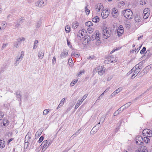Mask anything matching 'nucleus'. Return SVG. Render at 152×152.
Listing matches in <instances>:
<instances>
[{"label": "nucleus", "mask_w": 152, "mask_h": 152, "mask_svg": "<svg viewBox=\"0 0 152 152\" xmlns=\"http://www.w3.org/2000/svg\"><path fill=\"white\" fill-rule=\"evenodd\" d=\"M105 69L103 66H99L96 67L93 71V73L94 74L98 72L99 75H102L104 73Z\"/></svg>", "instance_id": "obj_2"}, {"label": "nucleus", "mask_w": 152, "mask_h": 152, "mask_svg": "<svg viewBox=\"0 0 152 152\" xmlns=\"http://www.w3.org/2000/svg\"><path fill=\"white\" fill-rule=\"evenodd\" d=\"M140 71L141 69H139L133 70V73L131 77L132 79H133L135 77V76H134L135 75L137 74V75H136V76H137V74L140 72Z\"/></svg>", "instance_id": "obj_18"}, {"label": "nucleus", "mask_w": 152, "mask_h": 152, "mask_svg": "<svg viewBox=\"0 0 152 152\" xmlns=\"http://www.w3.org/2000/svg\"><path fill=\"white\" fill-rule=\"evenodd\" d=\"M122 13L124 17L128 19H132L133 17V14L132 11L129 9L124 10Z\"/></svg>", "instance_id": "obj_1"}, {"label": "nucleus", "mask_w": 152, "mask_h": 152, "mask_svg": "<svg viewBox=\"0 0 152 152\" xmlns=\"http://www.w3.org/2000/svg\"><path fill=\"white\" fill-rule=\"evenodd\" d=\"M148 14L147 13H143V18L145 19H146L148 18Z\"/></svg>", "instance_id": "obj_43"}, {"label": "nucleus", "mask_w": 152, "mask_h": 152, "mask_svg": "<svg viewBox=\"0 0 152 152\" xmlns=\"http://www.w3.org/2000/svg\"><path fill=\"white\" fill-rule=\"evenodd\" d=\"M85 11L87 15H88L90 12V10L87 8V7H86Z\"/></svg>", "instance_id": "obj_45"}, {"label": "nucleus", "mask_w": 152, "mask_h": 152, "mask_svg": "<svg viewBox=\"0 0 152 152\" xmlns=\"http://www.w3.org/2000/svg\"><path fill=\"white\" fill-rule=\"evenodd\" d=\"M93 36L95 37V39H99V34L97 33H95Z\"/></svg>", "instance_id": "obj_41"}, {"label": "nucleus", "mask_w": 152, "mask_h": 152, "mask_svg": "<svg viewBox=\"0 0 152 152\" xmlns=\"http://www.w3.org/2000/svg\"><path fill=\"white\" fill-rule=\"evenodd\" d=\"M146 48L145 47H143L142 49L140 51V53L141 54L144 53L146 50Z\"/></svg>", "instance_id": "obj_44"}, {"label": "nucleus", "mask_w": 152, "mask_h": 152, "mask_svg": "<svg viewBox=\"0 0 152 152\" xmlns=\"http://www.w3.org/2000/svg\"><path fill=\"white\" fill-rule=\"evenodd\" d=\"M2 28L4 30L7 26V23L6 22L2 21L1 23Z\"/></svg>", "instance_id": "obj_28"}, {"label": "nucleus", "mask_w": 152, "mask_h": 152, "mask_svg": "<svg viewBox=\"0 0 152 152\" xmlns=\"http://www.w3.org/2000/svg\"><path fill=\"white\" fill-rule=\"evenodd\" d=\"M78 134L77 132H76L74 134H73L71 137H70V138L71 139H72V138H73L74 137H76L77 135L78 134Z\"/></svg>", "instance_id": "obj_46"}, {"label": "nucleus", "mask_w": 152, "mask_h": 152, "mask_svg": "<svg viewBox=\"0 0 152 152\" xmlns=\"http://www.w3.org/2000/svg\"><path fill=\"white\" fill-rule=\"evenodd\" d=\"M140 4L142 5L145 4H146L145 0H141L140 1Z\"/></svg>", "instance_id": "obj_40"}, {"label": "nucleus", "mask_w": 152, "mask_h": 152, "mask_svg": "<svg viewBox=\"0 0 152 152\" xmlns=\"http://www.w3.org/2000/svg\"><path fill=\"white\" fill-rule=\"evenodd\" d=\"M112 15L113 17L117 18L119 15V12L117 9L114 8L112 10Z\"/></svg>", "instance_id": "obj_9"}, {"label": "nucleus", "mask_w": 152, "mask_h": 152, "mask_svg": "<svg viewBox=\"0 0 152 152\" xmlns=\"http://www.w3.org/2000/svg\"><path fill=\"white\" fill-rule=\"evenodd\" d=\"M109 12L108 10L103 11L102 12L101 15L103 18L105 19L109 15Z\"/></svg>", "instance_id": "obj_12"}, {"label": "nucleus", "mask_w": 152, "mask_h": 152, "mask_svg": "<svg viewBox=\"0 0 152 152\" xmlns=\"http://www.w3.org/2000/svg\"><path fill=\"white\" fill-rule=\"evenodd\" d=\"M87 94H85L83 97V98H82V99H81V100L80 101H82V102H83V101H84V100H85L87 97Z\"/></svg>", "instance_id": "obj_56"}, {"label": "nucleus", "mask_w": 152, "mask_h": 152, "mask_svg": "<svg viewBox=\"0 0 152 152\" xmlns=\"http://www.w3.org/2000/svg\"><path fill=\"white\" fill-rule=\"evenodd\" d=\"M7 45V44H3L2 46V49H4Z\"/></svg>", "instance_id": "obj_64"}, {"label": "nucleus", "mask_w": 152, "mask_h": 152, "mask_svg": "<svg viewBox=\"0 0 152 152\" xmlns=\"http://www.w3.org/2000/svg\"><path fill=\"white\" fill-rule=\"evenodd\" d=\"M135 21L137 22H140L141 19V17L139 15H137L134 18Z\"/></svg>", "instance_id": "obj_20"}, {"label": "nucleus", "mask_w": 152, "mask_h": 152, "mask_svg": "<svg viewBox=\"0 0 152 152\" xmlns=\"http://www.w3.org/2000/svg\"><path fill=\"white\" fill-rule=\"evenodd\" d=\"M28 143H24V149H26L27 148V147L28 145Z\"/></svg>", "instance_id": "obj_59"}, {"label": "nucleus", "mask_w": 152, "mask_h": 152, "mask_svg": "<svg viewBox=\"0 0 152 152\" xmlns=\"http://www.w3.org/2000/svg\"><path fill=\"white\" fill-rule=\"evenodd\" d=\"M19 93H18V92L17 91V92H16V96L17 98L19 99L20 100H21V95L20 94V92L19 91Z\"/></svg>", "instance_id": "obj_30"}, {"label": "nucleus", "mask_w": 152, "mask_h": 152, "mask_svg": "<svg viewBox=\"0 0 152 152\" xmlns=\"http://www.w3.org/2000/svg\"><path fill=\"white\" fill-rule=\"evenodd\" d=\"M141 47H142V46H141H141H139V48H137L136 50V51H135V53H136H136H137L140 50V48H141Z\"/></svg>", "instance_id": "obj_60"}, {"label": "nucleus", "mask_w": 152, "mask_h": 152, "mask_svg": "<svg viewBox=\"0 0 152 152\" xmlns=\"http://www.w3.org/2000/svg\"><path fill=\"white\" fill-rule=\"evenodd\" d=\"M56 57L55 56H54L53 58V59L52 60V63L53 64H55L56 63Z\"/></svg>", "instance_id": "obj_54"}, {"label": "nucleus", "mask_w": 152, "mask_h": 152, "mask_svg": "<svg viewBox=\"0 0 152 152\" xmlns=\"http://www.w3.org/2000/svg\"><path fill=\"white\" fill-rule=\"evenodd\" d=\"M68 52L66 50H64L61 53L60 55L61 58H63L65 57V56H68Z\"/></svg>", "instance_id": "obj_17"}, {"label": "nucleus", "mask_w": 152, "mask_h": 152, "mask_svg": "<svg viewBox=\"0 0 152 152\" xmlns=\"http://www.w3.org/2000/svg\"><path fill=\"white\" fill-rule=\"evenodd\" d=\"M80 56V55L79 54H78L77 53H72V55H71V56H72V57H75L77 58H78V57H79Z\"/></svg>", "instance_id": "obj_36"}, {"label": "nucleus", "mask_w": 152, "mask_h": 152, "mask_svg": "<svg viewBox=\"0 0 152 152\" xmlns=\"http://www.w3.org/2000/svg\"><path fill=\"white\" fill-rule=\"evenodd\" d=\"M95 128V127H94L92 129L90 133L91 134L93 135L98 131L96 130V129Z\"/></svg>", "instance_id": "obj_24"}, {"label": "nucleus", "mask_w": 152, "mask_h": 152, "mask_svg": "<svg viewBox=\"0 0 152 152\" xmlns=\"http://www.w3.org/2000/svg\"><path fill=\"white\" fill-rule=\"evenodd\" d=\"M42 24V20H39L38 21H37V23L35 25V26L37 28H39L41 26V25Z\"/></svg>", "instance_id": "obj_22"}, {"label": "nucleus", "mask_w": 152, "mask_h": 152, "mask_svg": "<svg viewBox=\"0 0 152 152\" xmlns=\"http://www.w3.org/2000/svg\"><path fill=\"white\" fill-rule=\"evenodd\" d=\"M124 29L123 26L122 25H120L117 30V33L118 36H121L124 33Z\"/></svg>", "instance_id": "obj_8"}, {"label": "nucleus", "mask_w": 152, "mask_h": 152, "mask_svg": "<svg viewBox=\"0 0 152 152\" xmlns=\"http://www.w3.org/2000/svg\"><path fill=\"white\" fill-rule=\"evenodd\" d=\"M25 40V39L23 37L19 38L17 39V41L15 42L13 44V47L16 48H18L19 47V45L21 43V41H24Z\"/></svg>", "instance_id": "obj_6"}, {"label": "nucleus", "mask_w": 152, "mask_h": 152, "mask_svg": "<svg viewBox=\"0 0 152 152\" xmlns=\"http://www.w3.org/2000/svg\"><path fill=\"white\" fill-rule=\"evenodd\" d=\"M122 90V88H121L120 87L118 88L110 96H111V97H113V96L119 93Z\"/></svg>", "instance_id": "obj_13"}, {"label": "nucleus", "mask_w": 152, "mask_h": 152, "mask_svg": "<svg viewBox=\"0 0 152 152\" xmlns=\"http://www.w3.org/2000/svg\"><path fill=\"white\" fill-rule=\"evenodd\" d=\"M44 139V137L42 136H41L39 139L38 141V142H41Z\"/></svg>", "instance_id": "obj_48"}, {"label": "nucleus", "mask_w": 152, "mask_h": 152, "mask_svg": "<svg viewBox=\"0 0 152 152\" xmlns=\"http://www.w3.org/2000/svg\"><path fill=\"white\" fill-rule=\"evenodd\" d=\"M65 30L66 32L69 33L70 31V27L68 26H66L65 27Z\"/></svg>", "instance_id": "obj_29"}, {"label": "nucleus", "mask_w": 152, "mask_h": 152, "mask_svg": "<svg viewBox=\"0 0 152 152\" xmlns=\"http://www.w3.org/2000/svg\"><path fill=\"white\" fill-rule=\"evenodd\" d=\"M143 142H150V139L147 137H144L143 139Z\"/></svg>", "instance_id": "obj_37"}, {"label": "nucleus", "mask_w": 152, "mask_h": 152, "mask_svg": "<svg viewBox=\"0 0 152 152\" xmlns=\"http://www.w3.org/2000/svg\"><path fill=\"white\" fill-rule=\"evenodd\" d=\"M82 103V101H78L77 102L76 104L75 107V109H77L79 107V106Z\"/></svg>", "instance_id": "obj_27"}, {"label": "nucleus", "mask_w": 152, "mask_h": 152, "mask_svg": "<svg viewBox=\"0 0 152 152\" xmlns=\"http://www.w3.org/2000/svg\"><path fill=\"white\" fill-rule=\"evenodd\" d=\"M48 143H42L40 146V148H42V151H44L47 148L48 146L49 145L50 143H49L48 145Z\"/></svg>", "instance_id": "obj_15"}, {"label": "nucleus", "mask_w": 152, "mask_h": 152, "mask_svg": "<svg viewBox=\"0 0 152 152\" xmlns=\"http://www.w3.org/2000/svg\"><path fill=\"white\" fill-rule=\"evenodd\" d=\"M44 54V53L43 51H39L38 53V57L42 59L43 57Z\"/></svg>", "instance_id": "obj_21"}, {"label": "nucleus", "mask_w": 152, "mask_h": 152, "mask_svg": "<svg viewBox=\"0 0 152 152\" xmlns=\"http://www.w3.org/2000/svg\"><path fill=\"white\" fill-rule=\"evenodd\" d=\"M105 116H102L100 119V121H102V122H103L105 119Z\"/></svg>", "instance_id": "obj_50"}, {"label": "nucleus", "mask_w": 152, "mask_h": 152, "mask_svg": "<svg viewBox=\"0 0 152 152\" xmlns=\"http://www.w3.org/2000/svg\"><path fill=\"white\" fill-rule=\"evenodd\" d=\"M41 131V130H40V132L39 131H37L36 133L35 137H36L37 136V135H40L41 134V133H42Z\"/></svg>", "instance_id": "obj_53"}, {"label": "nucleus", "mask_w": 152, "mask_h": 152, "mask_svg": "<svg viewBox=\"0 0 152 152\" xmlns=\"http://www.w3.org/2000/svg\"><path fill=\"white\" fill-rule=\"evenodd\" d=\"M136 142H143L142 137L140 136H137L136 137Z\"/></svg>", "instance_id": "obj_19"}, {"label": "nucleus", "mask_w": 152, "mask_h": 152, "mask_svg": "<svg viewBox=\"0 0 152 152\" xmlns=\"http://www.w3.org/2000/svg\"><path fill=\"white\" fill-rule=\"evenodd\" d=\"M38 45V40H36L34 41V44L33 48V49H35L37 47Z\"/></svg>", "instance_id": "obj_25"}, {"label": "nucleus", "mask_w": 152, "mask_h": 152, "mask_svg": "<svg viewBox=\"0 0 152 152\" xmlns=\"http://www.w3.org/2000/svg\"><path fill=\"white\" fill-rule=\"evenodd\" d=\"M85 72V70H83L80 71L77 74V76L78 77H79L81 76V75L83 74Z\"/></svg>", "instance_id": "obj_34"}, {"label": "nucleus", "mask_w": 152, "mask_h": 152, "mask_svg": "<svg viewBox=\"0 0 152 152\" xmlns=\"http://www.w3.org/2000/svg\"><path fill=\"white\" fill-rule=\"evenodd\" d=\"M94 17L95 18H96V20H96L97 23L99 22V17H98V16H95Z\"/></svg>", "instance_id": "obj_58"}, {"label": "nucleus", "mask_w": 152, "mask_h": 152, "mask_svg": "<svg viewBox=\"0 0 152 152\" xmlns=\"http://www.w3.org/2000/svg\"><path fill=\"white\" fill-rule=\"evenodd\" d=\"M78 134L77 132H76L74 134H73L71 137H70V138L71 139H72V138H73L74 137H76L77 135L78 134Z\"/></svg>", "instance_id": "obj_47"}, {"label": "nucleus", "mask_w": 152, "mask_h": 152, "mask_svg": "<svg viewBox=\"0 0 152 152\" xmlns=\"http://www.w3.org/2000/svg\"><path fill=\"white\" fill-rule=\"evenodd\" d=\"M96 20H96V18H95V17L92 19V21L94 22H95L96 23H97Z\"/></svg>", "instance_id": "obj_63"}, {"label": "nucleus", "mask_w": 152, "mask_h": 152, "mask_svg": "<svg viewBox=\"0 0 152 152\" xmlns=\"http://www.w3.org/2000/svg\"><path fill=\"white\" fill-rule=\"evenodd\" d=\"M5 146V143H0V148H3Z\"/></svg>", "instance_id": "obj_51"}, {"label": "nucleus", "mask_w": 152, "mask_h": 152, "mask_svg": "<svg viewBox=\"0 0 152 152\" xmlns=\"http://www.w3.org/2000/svg\"><path fill=\"white\" fill-rule=\"evenodd\" d=\"M50 109H45L43 112V114L44 115H47L49 113Z\"/></svg>", "instance_id": "obj_35"}, {"label": "nucleus", "mask_w": 152, "mask_h": 152, "mask_svg": "<svg viewBox=\"0 0 152 152\" xmlns=\"http://www.w3.org/2000/svg\"><path fill=\"white\" fill-rule=\"evenodd\" d=\"M113 60L112 59H111V57H110V58L109 57V58L107 60H105L104 62L106 63L109 64L110 63H112L113 62Z\"/></svg>", "instance_id": "obj_23"}, {"label": "nucleus", "mask_w": 152, "mask_h": 152, "mask_svg": "<svg viewBox=\"0 0 152 152\" xmlns=\"http://www.w3.org/2000/svg\"><path fill=\"white\" fill-rule=\"evenodd\" d=\"M46 1V0H38L35 3V6L39 7H43L47 4Z\"/></svg>", "instance_id": "obj_4"}, {"label": "nucleus", "mask_w": 152, "mask_h": 152, "mask_svg": "<svg viewBox=\"0 0 152 152\" xmlns=\"http://www.w3.org/2000/svg\"><path fill=\"white\" fill-rule=\"evenodd\" d=\"M23 53L22 51L20 56L19 57V56H17V58L16 59V62L14 64L15 66H17L19 64V62L21 60V59L23 58Z\"/></svg>", "instance_id": "obj_11"}, {"label": "nucleus", "mask_w": 152, "mask_h": 152, "mask_svg": "<svg viewBox=\"0 0 152 152\" xmlns=\"http://www.w3.org/2000/svg\"><path fill=\"white\" fill-rule=\"evenodd\" d=\"M95 8L97 11H99L103 9V6L101 3H98L95 6Z\"/></svg>", "instance_id": "obj_14"}, {"label": "nucleus", "mask_w": 152, "mask_h": 152, "mask_svg": "<svg viewBox=\"0 0 152 152\" xmlns=\"http://www.w3.org/2000/svg\"><path fill=\"white\" fill-rule=\"evenodd\" d=\"M100 124V122H99L94 127H95V128L96 129L97 131L98 130L101 126L99 125Z\"/></svg>", "instance_id": "obj_39"}, {"label": "nucleus", "mask_w": 152, "mask_h": 152, "mask_svg": "<svg viewBox=\"0 0 152 152\" xmlns=\"http://www.w3.org/2000/svg\"><path fill=\"white\" fill-rule=\"evenodd\" d=\"M142 133L145 136L148 137H152V132L148 129H144L142 131Z\"/></svg>", "instance_id": "obj_7"}, {"label": "nucleus", "mask_w": 152, "mask_h": 152, "mask_svg": "<svg viewBox=\"0 0 152 152\" xmlns=\"http://www.w3.org/2000/svg\"><path fill=\"white\" fill-rule=\"evenodd\" d=\"M86 34V31L83 29L82 30H80L77 34V37L80 40L85 37Z\"/></svg>", "instance_id": "obj_5"}, {"label": "nucleus", "mask_w": 152, "mask_h": 152, "mask_svg": "<svg viewBox=\"0 0 152 152\" xmlns=\"http://www.w3.org/2000/svg\"><path fill=\"white\" fill-rule=\"evenodd\" d=\"M120 109L121 110V112H122L125 108H124V106L123 105L120 108Z\"/></svg>", "instance_id": "obj_61"}, {"label": "nucleus", "mask_w": 152, "mask_h": 152, "mask_svg": "<svg viewBox=\"0 0 152 152\" xmlns=\"http://www.w3.org/2000/svg\"><path fill=\"white\" fill-rule=\"evenodd\" d=\"M79 25V23L78 22H74L73 23V28H76L78 27Z\"/></svg>", "instance_id": "obj_26"}, {"label": "nucleus", "mask_w": 152, "mask_h": 152, "mask_svg": "<svg viewBox=\"0 0 152 152\" xmlns=\"http://www.w3.org/2000/svg\"><path fill=\"white\" fill-rule=\"evenodd\" d=\"M146 147L144 146H141L138 150H136L135 152H148Z\"/></svg>", "instance_id": "obj_10"}, {"label": "nucleus", "mask_w": 152, "mask_h": 152, "mask_svg": "<svg viewBox=\"0 0 152 152\" xmlns=\"http://www.w3.org/2000/svg\"><path fill=\"white\" fill-rule=\"evenodd\" d=\"M65 100V98H63L61 101L60 103L62 104L63 105L64 104V102Z\"/></svg>", "instance_id": "obj_55"}, {"label": "nucleus", "mask_w": 152, "mask_h": 152, "mask_svg": "<svg viewBox=\"0 0 152 152\" xmlns=\"http://www.w3.org/2000/svg\"><path fill=\"white\" fill-rule=\"evenodd\" d=\"M3 125L4 126L7 125L8 124V121L7 119H4L3 120Z\"/></svg>", "instance_id": "obj_32"}, {"label": "nucleus", "mask_w": 152, "mask_h": 152, "mask_svg": "<svg viewBox=\"0 0 152 152\" xmlns=\"http://www.w3.org/2000/svg\"><path fill=\"white\" fill-rule=\"evenodd\" d=\"M133 70L132 69L127 74V75L128 76L131 74L132 72H133Z\"/></svg>", "instance_id": "obj_57"}, {"label": "nucleus", "mask_w": 152, "mask_h": 152, "mask_svg": "<svg viewBox=\"0 0 152 152\" xmlns=\"http://www.w3.org/2000/svg\"><path fill=\"white\" fill-rule=\"evenodd\" d=\"M141 69L140 68L139 66V65H138L137 64L135 66H134V67L132 69L134 70V69Z\"/></svg>", "instance_id": "obj_42"}, {"label": "nucleus", "mask_w": 152, "mask_h": 152, "mask_svg": "<svg viewBox=\"0 0 152 152\" xmlns=\"http://www.w3.org/2000/svg\"><path fill=\"white\" fill-rule=\"evenodd\" d=\"M103 32L104 38L107 39L110 36L111 33V28L104 27L103 29Z\"/></svg>", "instance_id": "obj_3"}, {"label": "nucleus", "mask_w": 152, "mask_h": 152, "mask_svg": "<svg viewBox=\"0 0 152 152\" xmlns=\"http://www.w3.org/2000/svg\"><path fill=\"white\" fill-rule=\"evenodd\" d=\"M72 59L69 58V63L70 66H72L73 62H72Z\"/></svg>", "instance_id": "obj_49"}, {"label": "nucleus", "mask_w": 152, "mask_h": 152, "mask_svg": "<svg viewBox=\"0 0 152 152\" xmlns=\"http://www.w3.org/2000/svg\"><path fill=\"white\" fill-rule=\"evenodd\" d=\"M131 104V102H129L127 103L126 104L124 105H123V106L124 107L125 109H126L130 106Z\"/></svg>", "instance_id": "obj_33"}, {"label": "nucleus", "mask_w": 152, "mask_h": 152, "mask_svg": "<svg viewBox=\"0 0 152 152\" xmlns=\"http://www.w3.org/2000/svg\"><path fill=\"white\" fill-rule=\"evenodd\" d=\"M120 109L121 110V112H122L125 108H124V106L123 105L120 108Z\"/></svg>", "instance_id": "obj_62"}, {"label": "nucleus", "mask_w": 152, "mask_h": 152, "mask_svg": "<svg viewBox=\"0 0 152 152\" xmlns=\"http://www.w3.org/2000/svg\"><path fill=\"white\" fill-rule=\"evenodd\" d=\"M96 40L97 41L96 42V44L97 45H99L101 42L100 40H99V39H97Z\"/></svg>", "instance_id": "obj_52"}, {"label": "nucleus", "mask_w": 152, "mask_h": 152, "mask_svg": "<svg viewBox=\"0 0 152 152\" xmlns=\"http://www.w3.org/2000/svg\"><path fill=\"white\" fill-rule=\"evenodd\" d=\"M78 81V79L76 80L75 81H73L70 84V86H73L74 85L77 83Z\"/></svg>", "instance_id": "obj_38"}, {"label": "nucleus", "mask_w": 152, "mask_h": 152, "mask_svg": "<svg viewBox=\"0 0 152 152\" xmlns=\"http://www.w3.org/2000/svg\"><path fill=\"white\" fill-rule=\"evenodd\" d=\"M85 25L87 26H91L93 25V23L91 21H88L85 23Z\"/></svg>", "instance_id": "obj_31"}, {"label": "nucleus", "mask_w": 152, "mask_h": 152, "mask_svg": "<svg viewBox=\"0 0 152 152\" xmlns=\"http://www.w3.org/2000/svg\"><path fill=\"white\" fill-rule=\"evenodd\" d=\"M31 133L28 132L25 137V142H31Z\"/></svg>", "instance_id": "obj_16"}]
</instances>
